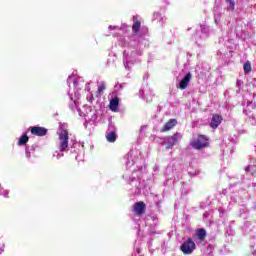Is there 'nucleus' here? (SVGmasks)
<instances>
[{"mask_svg":"<svg viewBox=\"0 0 256 256\" xmlns=\"http://www.w3.org/2000/svg\"><path fill=\"white\" fill-rule=\"evenodd\" d=\"M243 69H244V73L246 75H249V73H251L253 71V67L251 66V62L246 61L243 65Z\"/></svg>","mask_w":256,"mask_h":256,"instance_id":"15","label":"nucleus"},{"mask_svg":"<svg viewBox=\"0 0 256 256\" xmlns=\"http://www.w3.org/2000/svg\"><path fill=\"white\" fill-rule=\"evenodd\" d=\"M179 137H181V134L176 132L172 136L168 137L167 142H163L162 145H166L167 150L173 149V147L179 143Z\"/></svg>","mask_w":256,"mask_h":256,"instance_id":"4","label":"nucleus"},{"mask_svg":"<svg viewBox=\"0 0 256 256\" xmlns=\"http://www.w3.org/2000/svg\"><path fill=\"white\" fill-rule=\"evenodd\" d=\"M225 2L230 4L233 2V0H225Z\"/></svg>","mask_w":256,"mask_h":256,"instance_id":"19","label":"nucleus"},{"mask_svg":"<svg viewBox=\"0 0 256 256\" xmlns=\"http://www.w3.org/2000/svg\"><path fill=\"white\" fill-rule=\"evenodd\" d=\"M146 209H147V206L143 201L136 202L133 205V213H135V215H137L138 217H141V215L145 213Z\"/></svg>","mask_w":256,"mask_h":256,"instance_id":"6","label":"nucleus"},{"mask_svg":"<svg viewBox=\"0 0 256 256\" xmlns=\"http://www.w3.org/2000/svg\"><path fill=\"white\" fill-rule=\"evenodd\" d=\"M106 140L108 143H115L117 141V134L115 131H112L106 135Z\"/></svg>","mask_w":256,"mask_h":256,"instance_id":"13","label":"nucleus"},{"mask_svg":"<svg viewBox=\"0 0 256 256\" xmlns=\"http://www.w3.org/2000/svg\"><path fill=\"white\" fill-rule=\"evenodd\" d=\"M177 125V119L172 118L168 122L164 124V126L161 129V133H166V131H171L173 127Z\"/></svg>","mask_w":256,"mask_h":256,"instance_id":"8","label":"nucleus"},{"mask_svg":"<svg viewBox=\"0 0 256 256\" xmlns=\"http://www.w3.org/2000/svg\"><path fill=\"white\" fill-rule=\"evenodd\" d=\"M59 141V151H61L62 153L65 151H69V132L67 130L64 129L59 133Z\"/></svg>","mask_w":256,"mask_h":256,"instance_id":"2","label":"nucleus"},{"mask_svg":"<svg viewBox=\"0 0 256 256\" xmlns=\"http://www.w3.org/2000/svg\"><path fill=\"white\" fill-rule=\"evenodd\" d=\"M109 107L111 111H117V107H119V98H113L110 100Z\"/></svg>","mask_w":256,"mask_h":256,"instance_id":"14","label":"nucleus"},{"mask_svg":"<svg viewBox=\"0 0 256 256\" xmlns=\"http://www.w3.org/2000/svg\"><path fill=\"white\" fill-rule=\"evenodd\" d=\"M193 79V74L191 72H188L184 78L180 81V89H185L186 87H189V83Z\"/></svg>","mask_w":256,"mask_h":256,"instance_id":"9","label":"nucleus"},{"mask_svg":"<svg viewBox=\"0 0 256 256\" xmlns=\"http://www.w3.org/2000/svg\"><path fill=\"white\" fill-rule=\"evenodd\" d=\"M250 170H251V166H247L245 169L246 173H249Z\"/></svg>","mask_w":256,"mask_h":256,"instance_id":"18","label":"nucleus"},{"mask_svg":"<svg viewBox=\"0 0 256 256\" xmlns=\"http://www.w3.org/2000/svg\"><path fill=\"white\" fill-rule=\"evenodd\" d=\"M229 5H230L232 11H235V2L232 1V2L229 3Z\"/></svg>","mask_w":256,"mask_h":256,"instance_id":"17","label":"nucleus"},{"mask_svg":"<svg viewBox=\"0 0 256 256\" xmlns=\"http://www.w3.org/2000/svg\"><path fill=\"white\" fill-rule=\"evenodd\" d=\"M196 236L200 241H205V237H207V231H205L203 228H200L196 231Z\"/></svg>","mask_w":256,"mask_h":256,"instance_id":"12","label":"nucleus"},{"mask_svg":"<svg viewBox=\"0 0 256 256\" xmlns=\"http://www.w3.org/2000/svg\"><path fill=\"white\" fill-rule=\"evenodd\" d=\"M133 25H132V32L137 34L141 29V21L137 19V16H133Z\"/></svg>","mask_w":256,"mask_h":256,"instance_id":"10","label":"nucleus"},{"mask_svg":"<svg viewBox=\"0 0 256 256\" xmlns=\"http://www.w3.org/2000/svg\"><path fill=\"white\" fill-rule=\"evenodd\" d=\"M30 133L36 137H45V135L48 133V130L45 127L32 126L30 127Z\"/></svg>","mask_w":256,"mask_h":256,"instance_id":"5","label":"nucleus"},{"mask_svg":"<svg viewBox=\"0 0 256 256\" xmlns=\"http://www.w3.org/2000/svg\"><path fill=\"white\" fill-rule=\"evenodd\" d=\"M196 247L197 246L195 245L193 239L188 238L187 241H185L180 246V250L182 251V253H184V255H191V253H193V250L196 249Z\"/></svg>","mask_w":256,"mask_h":256,"instance_id":"3","label":"nucleus"},{"mask_svg":"<svg viewBox=\"0 0 256 256\" xmlns=\"http://www.w3.org/2000/svg\"><path fill=\"white\" fill-rule=\"evenodd\" d=\"M107 89V85L104 81L100 82L96 91V97H101L105 90Z\"/></svg>","mask_w":256,"mask_h":256,"instance_id":"11","label":"nucleus"},{"mask_svg":"<svg viewBox=\"0 0 256 256\" xmlns=\"http://www.w3.org/2000/svg\"><path fill=\"white\" fill-rule=\"evenodd\" d=\"M221 123H223V116L219 114H212V119L210 122L211 129H217Z\"/></svg>","mask_w":256,"mask_h":256,"instance_id":"7","label":"nucleus"},{"mask_svg":"<svg viewBox=\"0 0 256 256\" xmlns=\"http://www.w3.org/2000/svg\"><path fill=\"white\" fill-rule=\"evenodd\" d=\"M29 142V136L27 134L22 135L18 140V145H27Z\"/></svg>","mask_w":256,"mask_h":256,"instance_id":"16","label":"nucleus"},{"mask_svg":"<svg viewBox=\"0 0 256 256\" xmlns=\"http://www.w3.org/2000/svg\"><path fill=\"white\" fill-rule=\"evenodd\" d=\"M190 146L192 149L201 151V149H205V147L209 146V137L199 134L198 137L190 143Z\"/></svg>","mask_w":256,"mask_h":256,"instance_id":"1","label":"nucleus"}]
</instances>
